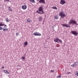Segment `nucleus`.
<instances>
[{
  "label": "nucleus",
  "instance_id": "aec40b11",
  "mask_svg": "<svg viewBox=\"0 0 78 78\" xmlns=\"http://www.w3.org/2000/svg\"><path fill=\"white\" fill-rule=\"evenodd\" d=\"M27 21L28 22L30 23V22H32V21L31 20H30V19H27Z\"/></svg>",
  "mask_w": 78,
  "mask_h": 78
},
{
  "label": "nucleus",
  "instance_id": "2f4dec72",
  "mask_svg": "<svg viewBox=\"0 0 78 78\" xmlns=\"http://www.w3.org/2000/svg\"><path fill=\"white\" fill-rule=\"evenodd\" d=\"M39 0H37V1H38Z\"/></svg>",
  "mask_w": 78,
  "mask_h": 78
},
{
  "label": "nucleus",
  "instance_id": "f8f14e48",
  "mask_svg": "<svg viewBox=\"0 0 78 78\" xmlns=\"http://www.w3.org/2000/svg\"><path fill=\"white\" fill-rule=\"evenodd\" d=\"M3 72L5 73H7V74H9V72H8V70H4Z\"/></svg>",
  "mask_w": 78,
  "mask_h": 78
},
{
  "label": "nucleus",
  "instance_id": "7c9ffc66",
  "mask_svg": "<svg viewBox=\"0 0 78 78\" xmlns=\"http://www.w3.org/2000/svg\"><path fill=\"white\" fill-rule=\"evenodd\" d=\"M57 47H59V46H57Z\"/></svg>",
  "mask_w": 78,
  "mask_h": 78
},
{
  "label": "nucleus",
  "instance_id": "6e6552de",
  "mask_svg": "<svg viewBox=\"0 0 78 78\" xmlns=\"http://www.w3.org/2000/svg\"><path fill=\"white\" fill-rule=\"evenodd\" d=\"M66 3V2L65 0H61L60 1V4L61 5H64Z\"/></svg>",
  "mask_w": 78,
  "mask_h": 78
},
{
  "label": "nucleus",
  "instance_id": "20e7f679",
  "mask_svg": "<svg viewBox=\"0 0 78 78\" xmlns=\"http://www.w3.org/2000/svg\"><path fill=\"white\" fill-rule=\"evenodd\" d=\"M59 16H61V18H64V17H66V14L64 13V12H60Z\"/></svg>",
  "mask_w": 78,
  "mask_h": 78
},
{
  "label": "nucleus",
  "instance_id": "412c9836",
  "mask_svg": "<svg viewBox=\"0 0 78 78\" xmlns=\"http://www.w3.org/2000/svg\"><path fill=\"white\" fill-rule=\"evenodd\" d=\"M9 9L10 11H11V12H12V9L11 8V7H9Z\"/></svg>",
  "mask_w": 78,
  "mask_h": 78
},
{
  "label": "nucleus",
  "instance_id": "a211bd4d",
  "mask_svg": "<svg viewBox=\"0 0 78 78\" xmlns=\"http://www.w3.org/2000/svg\"><path fill=\"white\" fill-rule=\"evenodd\" d=\"M42 19H43L41 17H39V22L41 21V20H42Z\"/></svg>",
  "mask_w": 78,
  "mask_h": 78
},
{
  "label": "nucleus",
  "instance_id": "f257e3e1",
  "mask_svg": "<svg viewBox=\"0 0 78 78\" xmlns=\"http://www.w3.org/2000/svg\"><path fill=\"white\" fill-rule=\"evenodd\" d=\"M43 9H44L43 6H41L39 7L38 10L36 12L38 13V14H44V13H45V12L43 10Z\"/></svg>",
  "mask_w": 78,
  "mask_h": 78
},
{
  "label": "nucleus",
  "instance_id": "f3484780",
  "mask_svg": "<svg viewBox=\"0 0 78 78\" xmlns=\"http://www.w3.org/2000/svg\"><path fill=\"white\" fill-rule=\"evenodd\" d=\"M30 1L32 3H36V2H35V1H34V0H30Z\"/></svg>",
  "mask_w": 78,
  "mask_h": 78
},
{
  "label": "nucleus",
  "instance_id": "ddd939ff",
  "mask_svg": "<svg viewBox=\"0 0 78 78\" xmlns=\"http://www.w3.org/2000/svg\"><path fill=\"white\" fill-rule=\"evenodd\" d=\"M76 63H77V62H74V64L71 65V67H75L76 66Z\"/></svg>",
  "mask_w": 78,
  "mask_h": 78
},
{
  "label": "nucleus",
  "instance_id": "6ab92c4d",
  "mask_svg": "<svg viewBox=\"0 0 78 78\" xmlns=\"http://www.w3.org/2000/svg\"><path fill=\"white\" fill-rule=\"evenodd\" d=\"M5 20L7 22H9V21L8 18H5Z\"/></svg>",
  "mask_w": 78,
  "mask_h": 78
},
{
  "label": "nucleus",
  "instance_id": "39448f33",
  "mask_svg": "<svg viewBox=\"0 0 78 78\" xmlns=\"http://www.w3.org/2000/svg\"><path fill=\"white\" fill-rule=\"evenodd\" d=\"M3 26H4L5 27H7V26L3 23V22H0V30H3V27H3Z\"/></svg>",
  "mask_w": 78,
  "mask_h": 78
},
{
  "label": "nucleus",
  "instance_id": "cd10ccee",
  "mask_svg": "<svg viewBox=\"0 0 78 78\" xmlns=\"http://www.w3.org/2000/svg\"><path fill=\"white\" fill-rule=\"evenodd\" d=\"M16 36H18V33H16Z\"/></svg>",
  "mask_w": 78,
  "mask_h": 78
},
{
  "label": "nucleus",
  "instance_id": "2eb2a0df",
  "mask_svg": "<svg viewBox=\"0 0 78 78\" xmlns=\"http://www.w3.org/2000/svg\"><path fill=\"white\" fill-rule=\"evenodd\" d=\"M52 9H56V10H57L58 9V8L54 6L52 7Z\"/></svg>",
  "mask_w": 78,
  "mask_h": 78
},
{
  "label": "nucleus",
  "instance_id": "f03ea898",
  "mask_svg": "<svg viewBox=\"0 0 78 78\" xmlns=\"http://www.w3.org/2000/svg\"><path fill=\"white\" fill-rule=\"evenodd\" d=\"M68 24L69 25H70L71 24H72L73 25H75L76 26H77L78 25V23H77L76 21L72 19L70 20Z\"/></svg>",
  "mask_w": 78,
  "mask_h": 78
},
{
  "label": "nucleus",
  "instance_id": "393cba45",
  "mask_svg": "<svg viewBox=\"0 0 78 78\" xmlns=\"http://www.w3.org/2000/svg\"><path fill=\"white\" fill-rule=\"evenodd\" d=\"M70 73H71L70 72H67L66 74H70Z\"/></svg>",
  "mask_w": 78,
  "mask_h": 78
},
{
  "label": "nucleus",
  "instance_id": "4468645a",
  "mask_svg": "<svg viewBox=\"0 0 78 78\" xmlns=\"http://www.w3.org/2000/svg\"><path fill=\"white\" fill-rule=\"evenodd\" d=\"M54 19H55V20H58V19H59L58 16L57 15H55V16Z\"/></svg>",
  "mask_w": 78,
  "mask_h": 78
},
{
  "label": "nucleus",
  "instance_id": "4be33fe9",
  "mask_svg": "<svg viewBox=\"0 0 78 78\" xmlns=\"http://www.w3.org/2000/svg\"><path fill=\"white\" fill-rule=\"evenodd\" d=\"M75 75L76 76H78V71H76L75 72Z\"/></svg>",
  "mask_w": 78,
  "mask_h": 78
},
{
  "label": "nucleus",
  "instance_id": "9b49d317",
  "mask_svg": "<svg viewBox=\"0 0 78 78\" xmlns=\"http://www.w3.org/2000/svg\"><path fill=\"white\" fill-rule=\"evenodd\" d=\"M62 25L63 27H70V25L66 24H62Z\"/></svg>",
  "mask_w": 78,
  "mask_h": 78
},
{
  "label": "nucleus",
  "instance_id": "a878e982",
  "mask_svg": "<svg viewBox=\"0 0 78 78\" xmlns=\"http://www.w3.org/2000/svg\"><path fill=\"white\" fill-rule=\"evenodd\" d=\"M22 59H25V57H21Z\"/></svg>",
  "mask_w": 78,
  "mask_h": 78
},
{
  "label": "nucleus",
  "instance_id": "423d86ee",
  "mask_svg": "<svg viewBox=\"0 0 78 78\" xmlns=\"http://www.w3.org/2000/svg\"><path fill=\"white\" fill-rule=\"evenodd\" d=\"M33 35L34 36H41V34L38 32H34L33 33Z\"/></svg>",
  "mask_w": 78,
  "mask_h": 78
},
{
  "label": "nucleus",
  "instance_id": "1a4fd4ad",
  "mask_svg": "<svg viewBox=\"0 0 78 78\" xmlns=\"http://www.w3.org/2000/svg\"><path fill=\"white\" fill-rule=\"evenodd\" d=\"M39 3H44H44H45V0H40L39 2Z\"/></svg>",
  "mask_w": 78,
  "mask_h": 78
},
{
  "label": "nucleus",
  "instance_id": "c756f323",
  "mask_svg": "<svg viewBox=\"0 0 78 78\" xmlns=\"http://www.w3.org/2000/svg\"><path fill=\"white\" fill-rule=\"evenodd\" d=\"M4 67H3V66H2V69H4Z\"/></svg>",
  "mask_w": 78,
  "mask_h": 78
},
{
  "label": "nucleus",
  "instance_id": "bb28decb",
  "mask_svg": "<svg viewBox=\"0 0 78 78\" xmlns=\"http://www.w3.org/2000/svg\"><path fill=\"white\" fill-rule=\"evenodd\" d=\"M55 72V71H54V70H51L50 71V72L51 73H53V72Z\"/></svg>",
  "mask_w": 78,
  "mask_h": 78
},
{
  "label": "nucleus",
  "instance_id": "7ed1b4c3",
  "mask_svg": "<svg viewBox=\"0 0 78 78\" xmlns=\"http://www.w3.org/2000/svg\"><path fill=\"white\" fill-rule=\"evenodd\" d=\"M55 42H57V43H62V41L61 40L59 39L58 38H55L54 40Z\"/></svg>",
  "mask_w": 78,
  "mask_h": 78
},
{
  "label": "nucleus",
  "instance_id": "dca6fc26",
  "mask_svg": "<svg viewBox=\"0 0 78 78\" xmlns=\"http://www.w3.org/2000/svg\"><path fill=\"white\" fill-rule=\"evenodd\" d=\"M4 29H3V31H7V30H8V28H6L4 27H3ZM5 28H6L5 29Z\"/></svg>",
  "mask_w": 78,
  "mask_h": 78
},
{
  "label": "nucleus",
  "instance_id": "0eeeda50",
  "mask_svg": "<svg viewBox=\"0 0 78 78\" xmlns=\"http://www.w3.org/2000/svg\"><path fill=\"white\" fill-rule=\"evenodd\" d=\"M71 32V33H72L73 34H74V35H77V34H78V33L76 31H72Z\"/></svg>",
  "mask_w": 78,
  "mask_h": 78
},
{
  "label": "nucleus",
  "instance_id": "c85d7f7f",
  "mask_svg": "<svg viewBox=\"0 0 78 78\" xmlns=\"http://www.w3.org/2000/svg\"><path fill=\"white\" fill-rule=\"evenodd\" d=\"M4 0V1H5L6 2V1L8 2V1H9L10 0Z\"/></svg>",
  "mask_w": 78,
  "mask_h": 78
},
{
  "label": "nucleus",
  "instance_id": "9d476101",
  "mask_svg": "<svg viewBox=\"0 0 78 78\" xmlns=\"http://www.w3.org/2000/svg\"><path fill=\"white\" fill-rule=\"evenodd\" d=\"M21 8L23 9L24 10L25 9H26L27 8V5H23L22 6Z\"/></svg>",
  "mask_w": 78,
  "mask_h": 78
},
{
  "label": "nucleus",
  "instance_id": "5701e85b",
  "mask_svg": "<svg viewBox=\"0 0 78 78\" xmlns=\"http://www.w3.org/2000/svg\"><path fill=\"white\" fill-rule=\"evenodd\" d=\"M28 42H27V41L25 42L24 43V45H28Z\"/></svg>",
  "mask_w": 78,
  "mask_h": 78
},
{
  "label": "nucleus",
  "instance_id": "b1692460",
  "mask_svg": "<svg viewBox=\"0 0 78 78\" xmlns=\"http://www.w3.org/2000/svg\"><path fill=\"white\" fill-rule=\"evenodd\" d=\"M61 78V75H59V76H57V78Z\"/></svg>",
  "mask_w": 78,
  "mask_h": 78
}]
</instances>
